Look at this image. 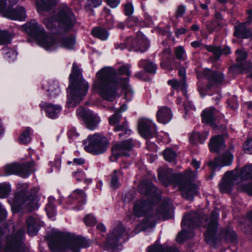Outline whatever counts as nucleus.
<instances>
[{
    "mask_svg": "<svg viewBox=\"0 0 252 252\" xmlns=\"http://www.w3.org/2000/svg\"><path fill=\"white\" fill-rule=\"evenodd\" d=\"M128 77H119L116 70L113 67H104L96 73L92 89L103 98L112 101L117 96L118 89L121 87L124 91L125 98L129 101L133 98V92L128 84Z\"/></svg>",
    "mask_w": 252,
    "mask_h": 252,
    "instance_id": "f257e3e1",
    "label": "nucleus"
},
{
    "mask_svg": "<svg viewBox=\"0 0 252 252\" xmlns=\"http://www.w3.org/2000/svg\"><path fill=\"white\" fill-rule=\"evenodd\" d=\"M219 216V210L217 209L212 212L209 220H207L205 217H201L197 213L190 212L184 216L182 224L189 229L202 224L207 228V231L204 234L206 243L214 247L216 245V233Z\"/></svg>",
    "mask_w": 252,
    "mask_h": 252,
    "instance_id": "f03ea898",
    "label": "nucleus"
},
{
    "mask_svg": "<svg viewBox=\"0 0 252 252\" xmlns=\"http://www.w3.org/2000/svg\"><path fill=\"white\" fill-rule=\"evenodd\" d=\"M54 237L49 245L50 249L54 251L80 252L81 248H88L91 244V241L85 237L57 230L54 231Z\"/></svg>",
    "mask_w": 252,
    "mask_h": 252,
    "instance_id": "7ed1b4c3",
    "label": "nucleus"
},
{
    "mask_svg": "<svg viewBox=\"0 0 252 252\" xmlns=\"http://www.w3.org/2000/svg\"><path fill=\"white\" fill-rule=\"evenodd\" d=\"M70 84L67 90L68 108L74 107L82 100L88 91L89 86L83 79L80 69L76 63H73L69 77Z\"/></svg>",
    "mask_w": 252,
    "mask_h": 252,
    "instance_id": "20e7f679",
    "label": "nucleus"
},
{
    "mask_svg": "<svg viewBox=\"0 0 252 252\" xmlns=\"http://www.w3.org/2000/svg\"><path fill=\"white\" fill-rule=\"evenodd\" d=\"M138 190L142 194L146 195L150 200L147 202L139 200L135 203L133 213L138 217L145 216L150 210L151 204L158 202L160 198V191L152 183H141L138 187Z\"/></svg>",
    "mask_w": 252,
    "mask_h": 252,
    "instance_id": "39448f33",
    "label": "nucleus"
},
{
    "mask_svg": "<svg viewBox=\"0 0 252 252\" xmlns=\"http://www.w3.org/2000/svg\"><path fill=\"white\" fill-rule=\"evenodd\" d=\"M27 34L36 38L39 45L46 50L53 51L58 46L53 36L47 35L44 28L35 20H32L24 25Z\"/></svg>",
    "mask_w": 252,
    "mask_h": 252,
    "instance_id": "423d86ee",
    "label": "nucleus"
},
{
    "mask_svg": "<svg viewBox=\"0 0 252 252\" xmlns=\"http://www.w3.org/2000/svg\"><path fill=\"white\" fill-rule=\"evenodd\" d=\"M76 20L71 9L67 6L62 7L59 11L55 19L47 18L43 20V22L47 29L52 30L58 25L64 31H69L74 26Z\"/></svg>",
    "mask_w": 252,
    "mask_h": 252,
    "instance_id": "0eeeda50",
    "label": "nucleus"
},
{
    "mask_svg": "<svg viewBox=\"0 0 252 252\" xmlns=\"http://www.w3.org/2000/svg\"><path fill=\"white\" fill-rule=\"evenodd\" d=\"M195 177V173L190 169L187 170L184 175L174 174V182L177 178L180 179L178 186L182 196L190 201L199 194L198 186L191 183Z\"/></svg>",
    "mask_w": 252,
    "mask_h": 252,
    "instance_id": "6e6552de",
    "label": "nucleus"
},
{
    "mask_svg": "<svg viewBox=\"0 0 252 252\" xmlns=\"http://www.w3.org/2000/svg\"><path fill=\"white\" fill-rule=\"evenodd\" d=\"M83 144L86 151L94 155H99L106 151L109 142L104 136L95 133L88 136L87 138L84 140Z\"/></svg>",
    "mask_w": 252,
    "mask_h": 252,
    "instance_id": "1a4fd4ad",
    "label": "nucleus"
},
{
    "mask_svg": "<svg viewBox=\"0 0 252 252\" xmlns=\"http://www.w3.org/2000/svg\"><path fill=\"white\" fill-rule=\"evenodd\" d=\"M24 231L20 230L14 236H8L0 245V252H27L22 242Z\"/></svg>",
    "mask_w": 252,
    "mask_h": 252,
    "instance_id": "9d476101",
    "label": "nucleus"
},
{
    "mask_svg": "<svg viewBox=\"0 0 252 252\" xmlns=\"http://www.w3.org/2000/svg\"><path fill=\"white\" fill-rule=\"evenodd\" d=\"M18 0H0V12L6 18L14 20H23L26 18V11L22 7H17L12 11L10 9Z\"/></svg>",
    "mask_w": 252,
    "mask_h": 252,
    "instance_id": "9b49d317",
    "label": "nucleus"
},
{
    "mask_svg": "<svg viewBox=\"0 0 252 252\" xmlns=\"http://www.w3.org/2000/svg\"><path fill=\"white\" fill-rule=\"evenodd\" d=\"M39 197L36 193L32 194L26 198L23 193H17L14 196L13 209L15 208L16 212L19 211V208H26L30 211H34L39 207Z\"/></svg>",
    "mask_w": 252,
    "mask_h": 252,
    "instance_id": "f8f14e48",
    "label": "nucleus"
},
{
    "mask_svg": "<svg viewBox=\"0 0 252 252\" xmlns=\"http://www.w3.org/2000/svg\"><path fill=\"white\" fill-rule=\"evenodd\" d=\"M33 165V161L23 164L18 163L7 164L4 168V174L6 176L17 174L24 178L27 177L34 171Z\"/></svg>",
    "mask_w": 252,
    "mask_h": 252,
    "instance_id": "ddd939ff",
    "label": "nucleus"
},
{
    "mask_svg": "<svg viewBox=\"0 0 252 252\" xmlns=\"http://www.w3.org/2000/svg\"><path fill=\"white\" fill-rule=\"evenodd\" d=\"M127 233L125 227L122 224H119L108 234L106 241V248L111 252H119L117 251L118 242L122 237Z\"/></svg>",
    "mask_w": 252,
    "mask_h": 252,
    "instance_id": "4468645a",
    "label": "nucleus"
},
{
    "mask_svg": "<svg viewBox=\"0 0 252 252\" xmlns=\"http://www.w3.org/2000/svg\"><path fill=\"white\" fill-rule=\"evenodd\" d=\"M76 115L84 121L87 128L90 130L95 129L100 122L99 118L96 114L89 110H85L83 107L76 110Z\"/></svg>",
    "mask_w": 252,
    "mask_h": 252,
    "instance_id": "2eb2a0df",
    "label": "nucleus"
},
{
    "mask_svg": "<svg viewBox=\"0 0 252 252\" xmlns=\"http://www.w3.org/2000/svg\"><path fill=\"white\" fill-rule=\"evenodd\" d=\"M133 146L132 141L130 139L122 143L115 144L112 148V155L110 157L111 161H115L120 157L128 156V152Z\"/></svg>",
    "mask_w": 252,
    "mask_h": 252,
    "instance_id": "dca6fc26",
    "label": "nucleus"
},
{
    "mask_svg": "<svg viewBox=\"0 0 252 252\" xmlns=\"http://www.w3.org/2000/svg\"><path fill=\"white\" fill-rule=\"evenodd\" d=\"M237 179L245 180L249 178H252V165H246L238 172L237 171ZM238 190L247 192L249 195L252 196V182L250 183H244L238 187Z\"/></svg>",
    "mask_w": 252,
    "mask_h": 252,
    "instance_id": "f3484780",
    "label": "nucleus"
},
{
    "mask_svg": "<svg viewBox=\"0 0 252 252\" xmlns=\"http://www.w3.org/2000/svg\"><path fill=\"white\" fill-rule=\"evenodd\" d=\"M237 177V170L226 172L219 184L220 190L221 192L223 193L230 192L233 186L239 181Z\"/></svg>",
    "mask_w": 252,
    "mask_h": 252,
    "instance_id": "a211bd4d",
    "label": "nucleus"
},
{
    "mask_svg": "<svg viewBox=\"0 0 252 252\" xmlns=\"http://www.w3.org/2000/svg\"><path fill=\"white\" fill-rule=\"evenodd\" d=\"M235 53L237 63L230 67V71L234 74H238L248 70L252 67V64L251 63H243L247 57V54L245 51L237 50Z\"/></svg>",
    "mask_w": 252,
    "mask_h": 252,
    "instance_id": "6ab92c4d",
    "label": "nucleus"
},
{
    "mask_svg": "<svg viewBox=\"0 0 252 252\" xmlns=\"http://www.w3.org/2000/svg\"><path fill=\"white\" fill-rule=\"evenodd\" d=\"M138 129L140 135L145 138H150L157 135V130L156 125L151 120H141L139 122Z\"/></svg>",
    "mask_w": 252,
    "mask_h": 252,
    "instance_id": "aec40b11",
    "label": "nucleus"
},
{
    "mask_svg": "<svg viewBox=\"0 0 252 252\" xmlns=\"http://www.w3.org/2000/svg\"><path fill=\"white\" fill-rule=\"evenodd\" d=\"M220 113L214 107H210L203 111L201 116L202 121L213 128L218 126L217 123L220 118Z\"/></svg>",
    "mask_w": 252,
    "mask_h": 252,
    "instance_id": "412c9836",
    "label": "nucleus"
},
{
    "mask_svg": "<svg viewBox=\"0 0 252 252\" xmlns=\"http://www.w3.org/2000/svg\"><path fill=\"white\" fill-rule=\"evenodd\" d=\"M127 45H129L131 49L136 51L144 52L149 47L148 41L141 32L137 33L134 40L129 37L127 38Z\"/></svg>",
    "mask_w": 252,
    "mask_h": 252,
    "instance_id": "4be33fe9",
    "label": "nucleus"
},
{
    "mask_svg": "<svg viewBox=\"0 0 252 252\" xmlns=\"http://www.w3.org/2000/svg\"><path fill=\"white\" fill-rule=\"evenodd\" d=\"M232 155L229 153H225L216 158L214 161H209L208 165L214 170L220 166H223L230 165L232 162Z\"/></svg>",
    "mask_w": 252,
    "mask_h": 252,
    "instance_id": "5701e85b",
    "label": "nucleus"
},
{
    "mask_svg": "<svg viewBox=\"0 0 252 252\" xmlns=\"http://www.w3.org/2000/svg\"><path fill=\"white\" fill-rule=\"evenodd\" d=\"M66 202L68 205L84 204L86 203V194L82 190L76 189L68 196Z\"/></svg>",
    "mask_w": 252,
    "mask_h": 252,
    "instance_id": "b1692460",
    "label": "nucleus"
},
{
    "mask_svg": "<svg viewBox=\"0 0 252 252\" xmlns=\"http://www.w3.org/2000/svg\"><path fill=\"white\" fill-rule=\"evenodd\" d=\"M41 107L44 109L46 115L51 119L57 118L62 109L60 105L50 103H44Z\"/></svg>",
    "mask_w": 252,
    "mask_h": 252,
    "instance_id": "393cba45",
    "label": "nucleus"
},
{
    "mask_svg": "<svg viewBox=\"0 0 252 252\" xmlns=\"http://www.w3.org/2000/svg\"><path fill=\"white\" fill-rule=\"evenodd\" d=\"M158 180L165 186L172 184L173 181L172 169L167 168H160L158 170Z\"/></svg>",
    "mask_w": 252,
    "mask_h": 252,
    "instance_id": "a878e982",
    "label": "nucleus"
},
{
    "mask_svg": "<svg viewBox=\"0 0 252 252\" xmlns=\"http://www.w3.org/2000/svg\"><path fill=\"white\" fill-rule=\"evenodd\" d=\"M158 121L161 124L169 123L172 119V111L167 107H162L157 112Z\"/></svg>",
    "mask_w": 252,
    "mask_h": 252,
    "instance_id": "bb28decb",
    "label": "nucleus"
},
{
    "mask_svg": "<svg viewBox=\"0 0 252 252\" xmlns=\"http://www.w3.org/2000/svg\"><path fill=\"white\" fill-rule=\"evenodd\" d=\"M209 148L211 152L219 153L220 151L225 148L223 137L218 135L212 138L209 143Z\"/></svg>",
    "mask_w": 252,
    "mask_h": 252,
    "instance_id": "cd10ccee",
    "label": "nucleus"
},
{
    "mask_svg": "<svg viewBox=\"0 0 252 252\" xmlns=\"http://www.w3.org/2000/svg\"><path fill=\"white\" fill-rule=\"evenodd\" d=\"M58 0H36L37 10L41 14L44 11H48L55 6Z\"/></svg>",
    "mask_w": 252,
    "mask_h": 252,
    "instance_id": "c85d7f7f",
    "label": "nucleus"
},
{
    "mask_svg": "<svg viewBox=\"0 0 252 252\" xmlns=\"http://www.w3.org/2000/svg\"><path fill=\"white\" fill-rule=\"evenodd\" d=\"M42 88L48 93V95L51 97H56L60 93L58 84L54 80L50 81L44 84Z\"/></svg>",
    "mask_w": 252,
    "mask_h": 252,
    "instance_id": "c756f323",
    "label": "nucleus"
},
{
    "mask_svg": "<svg viewBox=\"0 0 252 252\" xmlns=\"http://www.w3.org/2000/svg\"><path fill=\"white\" fill-rule=\"evenodd\" d=\"M203 74L210 82L213 83L220 84L222 82L224 78L221 73H216L209 69H204Z\"/></svg>",
    "mask_w": 252,
    "mask_h": 252,
    "instance_id": "7c9ffc66",
    "label": "nucleus"
},
{
    "mask_svg": "<svg viewBox=\"0 0 252 252\" xmlns=\"http://www.w3.org/2000/svg\"><path fill=\"white\" fill-rule=\"evenodd\" d=\"M54 40L58 44V46L54 49L55 50L59 47H63L66 49H72L73 48L75 40L73 37H64L61 39L60 38H54Z\"/></svg>",
    "mask_w": 252,
    "mask_h": 252,
    "instance_id": "2f4dec72",
    "label": "nucleus"
},
{
    "mask_svg": "<svg viewBox=\"0 0 252 252\" xmlns=\"http://www.w3.org/2000/svg\"><path fill=\"white\" fill-rule=\"evenodd\" d=\"M172 58L171 49L170 48H166L163 52L162 61L160 63L161 67L162 68H166L170 71L172 70Z\"/></svg>",
    "mask_w": 252,
    "mask_h": 252,
    "instance_id": "473e14b6",
    "label": "nucleus"
},
{
    "mask_svg": "<svg viewBox=\"0 0 252 252\" xmlns=\"http://www.w3.org/2000/svg\"><path fill=\"white\" fill-rule=\"evenodd\" d=\"M206 49L209 52H212L215 56V61H218L221 55H227L230 53V48L228 47L221 49L219 47L214 46H205Z\"/></svg>",
    "mask_w": 252,
    "mask_h": 252,
    "instance_id": "72a5a7b5",
    "label": "nucleus"
},
{
    "mask_svg": "<svg viewBox=\"0 0 252 252\" xmlns=\"http://www.w3.org/2000/svg\"><path fill=\"white\" fill-rule=\"evenodd\" d=\"M178 75L181 78V81L179 83H178L174 80V89H176L177 88H181L184 95H186V71L184 67H181L179 69L178 71Z\"/></svg>",
    "mask_w": 252,
    "mask_h": 252,
    "instance_id": "f704fd0d",
    "label": "nucleus"
},
{
    "mask_svg": "<svg viewBox=\"0 0 252 252\" xmlns=\"http://www.w3.org/2000/svg\"><path fill=\"white\" fill-rule=\"evenodd\" d=\"M246 23H242L235 26L234 34L239 38H246L250 35V31L246 27Z\"/></svg>",
    "mask_w": 252,
    "mask_h": 252,
    "instance_id": "c9c22d12",
    "label": "nucleus"
},
{
    "mask_svg": "<svg viewBox=\"0 0 252 252\" xmlns=\"http://www.w3.org/2000/svg\"><path fill=\"white\" fill-rule=\"evenodd\" d=\"M138 65L140 67L143 68L144 69L151 74H155L157 70V65L153 62L145 60H141L138 63Z\"/></svg>",
    "mask_w": 252,
    "mask_h": 252,
    "instance_id": "e433bc0d",
    "label": "nucleus"
},
{
    "mask_svg": "<svg viewBox=\"0 0 252 252\" xmlns=\"http://www.w3.org/2000/svg\"><path fill=\"white\" fill-rule=\"evenodd\" d=\"M28 233L30 235H35L38 230V224L35 219L32 217H29L26 221Z\"/></svg>",
    "mask_w": 252,
    "mask_h": 252,
    "instance_id": "4c0bfd02",
    "label": "nucleus"
},
{
    "mask_svg": "<svg viewBox=\"0 0 252 252\" xmlns=\"http://www.w3.org/2000/svg\"><path fill=\"white\" fill-rule=\"evenodd\" d=\"M147 251V252H173V249L171 247L164 246L156 243L148 247Z\"/></svg>",
    "mask_w": 252,
    "mask_h": 252,
    "instance_id": "58836bf2",
    "label": "nucleus"
},
{
    "mask_svg": "<svg viewBox=\"0 0 252 252\" xmlns=\"http://www.w3.org/2000/svg\"><path fill=\"white\" fill-rule=\"evenodd\" d=\"M92 33L94 36L102 40H106L109 36L108 32L105 29L100 28H94Z\"/></svg>",
    "mask_w": 252,
    "mask_h": 252,
    "instance_id": "ea45409f",
    "label": "nucleus"
},
{
    "mask_svg": "<svg viewBox=\"0 0 252 252\" xmlns=\"http://www.w3.org/2000/svg\"><path fill=\"white\" fill-rule=\"evenodd\" d=\"M45 209L49 218L53 220H55L56 212L55 205H54V200H52L51 198L49 199V202L46 205Z\"/></svg>",
    "mask_w": 252,
    "mask_h": 252,
    "instance_id": "a19ab883",
    "label": "nucleus"
},
{
    "mask_svg": "<svg viewBox=\"0 0 252 252\" xmlns=\"http://www.w3.org/2000/svg\"><path fill=\"white\" fill-rule=\"evenodd\" d=\"M114 130L116 131H122L119 133V136L120 138L123 136L127 137L131 134V130L127 128V123L126 122H124L121 126H116Z\"/></svg>",
    "mask_w": 252,
    "mask_h": 252,
    "instance_id": "79ce46f5",
    "label": "nucleus"
},
{
    "mask_svg": "<svg viewBox=\"0 0 252 252\" xmlns=\"http://www.w3.org/2000/svg\"><path fill=\"white\" fill-rule=\"evenodd\" d=\"M221 235L227 241L234 242L237 239L236 233L231 229H226L223 230Z\"/></svg>",
    "mask_w": 252,
    "mask_h": 252,
    "instance_id": "37998d69",
    "label": "nucleus"
},
{
    "mask_svg": "<svg viewBox=\"0 0 252 252\" xmlns=\"http://www.w3.org/2000/svg\"><path fill=\"white\" fill-rule=\"evenodd\" d=\"M14 34L6 31H0V44H5L10 42Z\"/></svg>",
    "mask_w": 252,
    "mask_h": 252,
    "instance_id": "c03bdc74",
    "label": "nucleus"
},
{
    "mask_svg": "<svg viewBox=\"0 0 252 252\" xmlns=\"http://www.w3.org/2000/svg\"><path fill=\"white\" fill-rule=\"evenodd\" d=\"M122 175L121 171L115 170L112 175L111 180V186L113 189H117L120 186L118 178Z\"/></svg>",
    "mask_w": 252,
    "mask_h": 252,
    "instance_id": "a18cd8bd",
    "label": "nucleus"
},
{
    "mask_svg": "<svg viewBox=\"0 0 252 252\" xmlns=\"http://www.w3.org/2000/svg\"><path fill=\"white\" fill-rule=\"evenodd\" d=\"M172 204V201L167 198L164 199L162 202V205L158 209L159 213L162 215L166 214L169 212L170 206Z\"/></svg>",
    "mask_w": 252,
    "mask_h": 252,
    "instance_id": "49530a36",
    "label": "nucleus"
},
{
    "mask_svg": "<svg viewBox=\"0 0 252 252\" xmlns=\"http://www.w3.org/2000/svg\"><path fill=\"white\" fill-rule=\"evenodd\" d=\"M191 235V232H189L184 228L181 231L176 237V241L178 243H182L185 241Z\"/></svg>",
    "mask_w": 252,
    "mask_h": 252,
    "instance_id": "de8ad7c7",
    "label": "nucleus"
},
{
    "mask_svg": "<svg viewBox=\"0 0 252 252\" xmlns=\"http://www.w3.org/2000/svg\"><path fill=\"white\" fill-rule=\"evenodd\" d=\"M30 131V128L27 127L25 131L22 133L19 138V140L21 143L26 144L31 141Z\"/></svg>",
    "mask_w": 252,
    "mask_h": 252,
    "instance_id": "09e8293b",
    "label": "nucleus"
},
{
    "mask_svg": "<svg viewBox=\"0 0 252 252\" xmlns=\"http://www.w3.org/2000/svg\"><path fill=\"white\" fill-rule=\"evenodd\" d=\"M175 54L178 60L184 61L186 58V51L183 46L177 47L175 49Z\"/></svg>",
    "mask_w": 252,
    "mask_h": 252,
    "instance_id": "8fccbe9b",
    "label": "nucleus"
},
{
    "mask_svg": "<svg viewBox=\"0 0 252 252\" xmlns=\"http://www.w3.org/2000/svg\"><path fill=\"white\" fill-rule=\"evenodd\" d=\"M10 191V186L6 183L0 184V198H4L8 195Z\"/></svg>",
    "mask_w": 252,
    "mask_h": 252,
    "instance_id": "3c124183",
    "label": "nucleus"
},
{
    "mask_svg": "<svg viewBox=\"0 0 252 252\" xmlns=\"http://www.w3.org/2000/svg\"><path fill=\"white\" fill-rule=\"evenodd\" d=\"M163 156L165 160L171 162L173 160V151L172 148H167L163 152Z\"/></svg>",
    "mask_w": 252,
    "mask_h": 252,
    "instance_id": "603ef678",
    "label": "nucleus"
},
{
    "mask_svg": "<svg viewBox=\"0 0 252 252\" xmlns=\"http://www.w3.org/2000/svg\"><path fill=\"white\" fill-rule=\"evenodd\" d=\"M218 26L219 24L213 20L207 21L206 23V29L210 33H212L217 30Z\"/></svg>",
    "mask_w": 252,
    "mask_h": 252,
    "instance_id": "864d4df0",
    "label": "nucleus"
},
{
    "mask_svg": "<svg viewBox=\"0 0 252 252\" xmlns=\"http://www.w3.org/2000/svg\"><path fill=\"white\" fill-rule=\"evenodd\" d=\"M130 68V65L128 64L121 66L118 69L119 74L122 75H126L127 76H130L131 74Z\"/></svg>",
    "mask_w": 252,
    "mask_h": 252,
    "instance_id": "5fc2aeb1",
    "label": "nucleus"
},
{
    "mask_svg": "<svg viewBox=\"0 0 252 252\" xmlns=\"http://www.w3.org/2000/svg\"><path fill=\"white\" fill-rule=\"evenodd\" d=\"M67 135L69 139L73 141L77 140L79 134L76 132V129L72 127L68 130Z\"/></svg>",
    "mask_w": 252,
    "mask_h": 252,
    "instance_id": "6e6d98bb",
    "label": "nucleus"
},
{
    "mask_svg": "<svg viewBox=\"0 0 252 252\" xmlns=\"http://www.w3.org/2000/svg\"><path fill=\"white\" fill-rule=\"evenodd\" d=\"M244 151L248 154H252V139L247 140L243 146Z\"/></svg>",
    "mask_w": 252,
    "mask_h": 252,
    "instance_id": "4d7b16f0",
    "label": "nucleus"
},
{
    "mask_svg": "<svg viewBox=\"0 0 252 252\" xmlns=\"http://www.w3.org/2000/svg\"><path fill=\"white\" fill-rule=\"evenodd\" d=\"M84 221L87 225L91 226L95 223L96 220L93 215L89 214L85 217Z\"/></svg>",
    "mask_w": 252,
    "mask_h": 252,
    "instance_id": "13d9d810",
    "label": "nucleus"
},
{
    "mask_svg": "<svg viewBox=\"0 0 252 252\" xmlns=\"http://www.w3.org/2000/svg\"><path fill=\"white\" fill-rule=\"evenodd\" d=\"M208 134L209 133L207 131H204L202 133L198 132V134H194L193 136L197 137L198 142L201 144H203L207 139Z\"/></svg>",
    "mask_w": 252,
    "mask_h": 252,
    "instance_id": "bf43d9fd",
    "label": "nucleus"
},
{
    "mask_svg": "<svg viewBox=\"0 0 252 252\" xmlns=\"http://www.w3.org/2000/svg\"><path fill=\"white\" fill-rule=\"evenodd\" d=\"M142 224L145 227H151L155 224V219L153 217H150L149 218H145L142 221Z\"/></svg>",
    "mask_w": 252,
    "mask_h": 252,
    "instance_id": "052dcab7",
    "label": "nucleus"
},
{
    "mask_svg": "<svg viewBox=\"0 0 252 252\" xmlns=\"http://www.w3.org/2000/svg\"><path fill=\"white\" fill-rule=\"evenodd\" d=\"M121 115L116 113L112 117L109 118V122L111 125H116L120 122L121 119Z\"/></svg>",
    "mask_w": 252,
    "mask_h": 252,
    "instance_id": "680f3d73",
    "label": "nucleus"
},
{
    "mask_svg": "<svg viewBox=\"0 0 252 252\" xmlns=\"http://www.w3.org/2000/svg\"><path fill=\"white\" fill-rule=\"evenodd\" d=\"M17 55V52L13 49H9L5 53V57L9 60V62L14 61L16 59Z\"/></svg>",
    "mask_w": 252,
    "mask_h": 252,
    "instance_id": "e2e57ef3",
    "label": "nucleus"
},
{
    "mask_svg": "<svg viewBox=\"0 0 252 252\" xmlns=\"http://www.w3.org/2000/svg\"><path fill=\"white\" fill-rule=\"evenodd\" d=\"M186 11V8L184 5H179L176 9L175 16L176 18L181 17Z\"/></svg>",
    "mask_w": 252,
    "mask_h": 252,
    "instance_id": "0e129e2a",
    "label": "nucleus"
},
{
    "mask_svg": "<svg viewBox=\"0 0 252 252\" xmlns=\"http://www.w3.org/2000/svg\"><path fill=\"white\" fill-rule=\"evenodd\" d=\"M134 11L133 6L131 3L128 2L125 5V12L126 15H131Z\"/></svg>",
    "mask_w": 252,
    "mask_h": 252,
    "instance_id": "69168bd1",
    "label": "nucleus"
},
{
    "mask_svg": "<svg viewBox=\"0 0 252 252\" xmlns=\"http://www.w3.org/2000/svg\"><path fill=\"white\" fill-rule=\"evenodd\" d=\"M50 164L51 166V172H53L54 170L58 171L61 167V161L59 159L56 160L54 162H51Z\"/></svg>",
    "mask_w": 252,
    "mask_h": 252,
    "instance_id": "338daca9",
    "label": "nucleus"
},
{
    "mask_svg": "<svg viewBox=\"0 0 252 252\" xmlns=\"http://www.w3.org/2000/svg\"><path fill=\"white\" fill-rule=\"evenodd\" d=\"M105 1L110 7L115 8L119 4L120 0H105Z\"/></svg>",
    "mask_w": 252,
    "mask_h": 252,
    "instance_id": "774afa93",
    "label": "nucleus"
}]
</instances>
